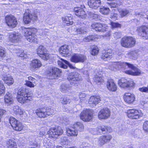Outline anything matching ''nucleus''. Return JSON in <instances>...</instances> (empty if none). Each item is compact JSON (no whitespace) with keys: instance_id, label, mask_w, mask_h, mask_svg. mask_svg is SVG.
Segmentation results:
<instances>
[{"instance_id":"864d4df0","label":"nucleus","mask_w":148,"mask_h":148,"mask_svg":"<svg viewBox=\"0 0 148 148\" xmlns=\"http://www.w3.org/2000/svg\"><path fill=\"white\" fill-rule=\"evenodd\" d=\"M86 95L84 93H81L79 94V98L80 99L81 102L84 101L85 100Z\"/></svg>"},{"instance_id":"338daca9","label":"nucleus","mask_w":148,"mask_h":148,"mask_svg":"<svg viewBox=\"0 0 148 148\" xmlns=\"http://www.w3.org/2000/svg\"><path fill=\"white\" fill-rule=\"evenodd\" d=\"M106 132H111L112 130L111 127L109 126H106Z\"/></svg>"},{"instance_id":"ddd939ff","label":"nucleus","mask_w":148,"mask_h":148,"mask_svg":"<svg viewBox=\"0 0 148 148\" xmlns=\"http://www.w3.org/2000/svg\"><path fill=\"white\" fill-rule=\"evenodd\" d=\"M63 132V130L61 127L56 126L51 128L48 131V134L51 135V137H55V136H58L62 135Z\"/></svg>"},{"instance_id":"4d7b16f0","label":"nucleus","mask_w":148,"mask_h":148,"mask_svg":"<svg viewBox=\"0 0 148 148\" xmlns=\"http://www.w3.org/2000/svg\"><path fill=\"white\" fill-rule=\"evenodd\" d=\"M47 131V128H44L43 129H42L40 132L39 136L40 137H42L43 136L45 135V132Z\"/></svg>"},{"instance_id":"393cba45","label":"nucleus","mask_w":148,"mask_h":148,"mask_svg":"<svg viewBox=\"0 0 148 148\" xmlns=\"http://www.w3.org/2000/svg\"><path fill=\"white\" fill-rule=\"evenodd\" d=\"M88 5L89 7L94 9H97L101 5L100 0H88Z\"/></svg>"},{"instance_id":"aec40b11","label":"nucleus","mask_w":148,"mask_h":148,"mask_svg":"<svg viewBox=\"0 0 148 148\" xmlns=\"http://www.w3.org/2000/svg\"><path fill=\"white\" fill-rule=\"evenodd\" d=\"M62 72V71L59 69L55 67H52L50 69L48 75L52 78L56 79L60 77V73Z\"/></svg>"},{"instance_id":"37998d69","label":"nucleus","mask_w":148,"mask_h":148,"mask_svg":"<svg viewBox=\"0 0 148 148\" xmlns=\"http://www.w3.org/2000/svg\"><path fill=\"white\" fill-rule=\"evenodd\" d=\"M13 52L16 53L18 56L20 57H23L24 56V51L23 50L16 49L14 50Z\"/></svg>"},{"instance_id":"cd10ccee","label":"nucleus","mask_w":148,"mask_h":148,"mask_svg":"<svg viewBox=\"0 0 148 148\" xmlns=\"http://www.w3.org/2000/svg\"><path fill=\"white\" fill-rule=\"evenodd\" d=\"M113 55L112 50L111 49H109L105 51L104 53H103L101 56V58L104 61H106L107 59L111 58Z\"/></svg>"},{"instance_id":"72a5a7b5","label":"nucleus","mask_w":148,"mask_h":148,"mask_svg":"<svg viewBox=\"0 0 148 148\" xmlns=\"http://www.w3.org/2000/svg\"><path fill=\"white\" fill-rule=\"evenodd\" d=\"M3 79L5 83L8 85H11L13 84L14 82L13 78L9 75H6L4 76Z\"/></svg>"},{"instance_id":"bf43d9fd","label":"nucleus","mask_w":148,"mask_h":148,"mask_svg":"<svg viewBox=\"0 0 148 148\" xmlns=\"http://www.w3.org/2000/svg\"><path fill=\"white\" fill-rule=\"evenodd\" d=\"M111 25L112 28L120 27H121V25L118 23L111 22Z\"/></svg>"},{"instance_id":"c85d7f7f","label":"nucleus","mask_w":148,"mask_h":148,"mask_svg":"<svg viewBox=\"0 0 148 148\" xmlns=\"http://www.w3.org/2000/svg\"><path fill=\"white\" fill-rule=\"evenodd\" d=\"M62 20L67 26L72 25L73 23V17L71 16V15L70 14L66 15L64 17H62Z\"/></svg>"},{"instance_id":"e433bc0d","label":"nucleus","mask_w":148,"mask_h":148,"mask_svg":"<svg viewBox=\"0 0 148 148\" xmlns=\"http://www.w3.org/2000/svg\"><path fill=\"white\" fill-rule=\"evenodd\" d=\"M139 51L138 50L131 51L128 53V56L130 58L135 59L137 58L139 55Z\"/></svg>"},{"instance_id":"f8f14e48","label":"nucleus","mask_w":148,"mask_h":148,"mask_svg":"<svg viewBox=\"0 0 148 148\" xmlns=\"http://www.w3.org/2000/svg\"><path fill=\"white\" fill-rule=\"evenodd\" d=\"M5 18L6 23L9 27L13 28L16 26L17 24V20L16 18L13 15H7Z\"/></svg>"},{"instance_id":"9b49d317","label":"nucleus","mask_w":148,"mask_h":148,"mask_svg":"<svg viewBox=\"0 0 148 148\" xmlns=\"http://www.w3.org/2000/svg\"><path fill=\"white\" fill-rule=\"evenodd\" d=\"M127 64L125 69L128 68L132 69V71L130 70L126 71H125L126 73L134 76L139 75L141 74V71L132 64L127 62Z\"/></svg>"},{"instance_id":"4c0bfd02","label":"nucleus","mask_w":148,"mask_h":148,"mask_svg":"<svg viewBox=\"0 0 148 148\" xmlns=\"http://www.w3.org/2000/svg\"><path fill=\"white\" fill-rule=\"evenodd\" d=\"M6 146L7 148H17L16 143L13 140L7 141Z\"/></svg>"},{"instance_id":"0eeeda50","label":"nucleus","mask_w":148,"mask_h":148,"mask_svg":"<svg viewBox=\"0 0 148 148\" xmlns=\"http://www.w3.org/2000/svg\"><path fill=\"white\" fill-rule=\"evenodd\" d=\"M118 84L121 88L131 89L133 87L134 83L131 80L129 81L123 78L119 80Z\"/></svg>"},{"instance_id":"052dcab7","label":"nucleus","mask_w":148,"mask_h":148,"mask_svg":"<svg viewBox=\"0 0 148 148\" xmlns=\"http://www.w3.org/2000/svg\"><path fill=\"white\" fill-rule=\"evenodd\" d=\"M49 30L47 29H42L40 31V34L41 35H45L47 34V33L49 32Z\"/></svg>"},{"instance_id":"0e129e2a","label":"nucleus","mask_w":148,"mask_h":148,"mask_svg":"<svg viewBox=\"0 0 148 148\" xmlns=\"http://www.w3.org/2000/svg\"><path fill=\"white\" fill-rule=\"evenodd\" d=\"M136 16L138 17H144V18H146V17H145L144 15H143V14L142 13H138L136 14Z\"/></svg>"},{"instance_id":"7ed1b4c3","label":"nucleus","mask_w":148,"mask_h":148,"mask_svg":"<svg viewBox=\"0 0 148 148\" xmlns=\"http://www.w3.org/2000/svg\"><path fill=\"white\" fill-rule=\"evenodd\" d=\"M24 33V36L26 39L30 42H36L37 41V36L36 34L37 32L36 29L34 28H25L23 30Z\"/></svg>"},{"instance_id":"49530a36","label":"nucleus","mask_w":148,"mask_h":148,"mask_svg":"<svg viewBox=\"0 0 148 148\" xmlns=\"http://www.w3.org/2000/svg\"><path fill=\"white\" fill-rule=\"evenodd\" d=\"M94 81L97 82H102L103 81V78L102 75H96L94 78Z\"/></svg>"},{"instance_id":"f257e3e1","label":"nucleus","mask_w":148,"mask_h":148,"mask_svg":"<svg viewBox=\"0 0 148 148\" xmlns=\"http://www.w3.org/2000/svg\"><path fill=\"white\" fill-rule=\"evenodd\" d=\"M33 94L27 92L25 88H21L18 91L17 99L20 103L24 104L32 100Z\"/></svg>"},{"instance_id":"473e14b6","label":"nucleus","mask_w":148,"mask_h":148,"mask_svg":"<svg viewBox=\"0 0 148 148\" xmlns=\"http://www.w3.org/2000/svg\"><path fill=\"white\" fill-rule=\"evenodd\" d=\"M12 109L14 113L16 115H25V114L21 109V108L18 106H14Z\"/></svg>"},{"instance_id":"a18cd8bd","label":"nucleus","mask_w":148,"mask_h":148,"mask_svg":"<svg viewBox=\"0 0 148 148\" xmlns=\"http://www.w3.org/2000/svg\"><path fill=\"white\" fill-rule=\"evenodd\" d=\"M61 103L63 105L69 103L71 102V100L67 97H62L61 98L60 100Z\"/></svg>"},{"instance_id":"ea45409f","label":"nucleus","mask_w":148,"mask_h":148,"mask_svg":"<svg viewBox=\"0 0 148 148\" xmlns=\"http://www.w3.org/2000/svg\"><path fill=\"white\" fill-rule=\"evenodd\" d=\"M61 90L62 92H66L69 90L71 89V86L69 84H64L61 86Z\"/></svg>"},{"instance_id":"5701e85b","label":"nucleus","mask_w":148,"mask_h":148,"mask_svg":"<svg viewBox=\"0 0 148 148\" xmlns=\"http://www.w3.org/2000/svg\"><path fill=\"white\" fill-rule=\"evenodd\" d=\"M35 16L29 13L28 11H26L24 14L23 21L25 24H27L30 23L31 21L35 19Z\"/></svg>"},{"instance_id":"774afa93","label":"nucleus","mask_w":148,"mask_h":148,"mask_svg":"<svg viewBox=\"0 0 148 148\" xmlns=\"http://www.w3.org/2000/svg\"><path fill=\"white\" fill-rule=\"evenodd\" d=\"M99 15L97 14H92V17L93 19H96L98 17Z\"/></svg>"},{"instance_id":"de8ad7c7","label":"nucleus","mask_w":148,"mask_h":148,"mask_svg":"<svg viewBox=\"0 0 148 148\" xmlns=\"http://www.w3.org/2000/svg\"><path fill=\"white\" fill-rule=\"evenodd\" d=\"M86 31L85 28H79L77 29L76 32L77 34H83Z\"/></svg>"},{"instance_id":"603ef678","label":"nucleus","mask_w":148,"mask_h":148,"mask_svg":"<svg viewBox=\"0 0 148 148\" xmlns=\"http://www.w3.org/2000/svg\"><path fill=\"white\" fill-rule=\"evenodd\" d=\"M61 142L64 145L67 144L68 143V140L66 137H62L61 138Z\"/></svg>"},{"instance_id":"39448f33","label":"nucleus","mask_w":148,"mask_h":148,"mask_svg":"<svg viewBox=\"0 0 148 148\" xmlns=\"http://www.w3.org/2000/svg\"><path fill=\"white\" fill-rule=\"evenodd\" d=\"M38 55L42 59L45 60H47L50 58L49 54L46 48L43 46H40L37 49Z\"/></svg>"},{"instance_id":"423d86ee","label":"nucleus","mask_w":148,"mask_h":148,"mask_svg":"<svg viewBox=\"0 0 148 148\" xmlns=\"http://www.w3.org/2000/svg\"><path fill=\"white\" fill-rule=\"evenodd\" d=\"M93 111L90 109L84 110L80 114V119L84 121H89L92 118Z\"/></svg>"},{"instance_id":"a878e982","label":"nucleus","mask_w":148,"mask_h":148,"mask_svg":"<svg viewBox=\"0 0 148 148\" xmlns=\"http://www.w3.org/2000/svg\"><path fill=\"white\" fill-rule=\"evenodd\" d=\"M106 86L107 88L110 91H115L117 90V86L112 79L108 80Z\"/></svg>"},{"instance_id":"c03bdc74","label":"nucleus","mask_w":148,"mask_h":148,"mask_svg":"<svg viewBox=\"0 0 148 148\" xmlns=\"http://www.w3.org/2000/svg\"><path fill=\"white\" fill-rule=\"evenodd\" d=\"M92 50L91 53L92 55L95 56L98 54L99 51V49L97 46H94L92 47Z\"/></svg>"},{"instance_id":"6e6d98bb","label":"nucleus","mask_w":148,"mask_h":148,"mask_svg":"<svg viewBox=\"0 0 148 148\" xmlns=\"http://www.w3.org/2000/svg\"><path fill=\"white\" fill-rule=\"evenodd\" d=\"M143 128V130L146 132H148V121L145 122L144 123Z\"/></svg>"},{"instance_id":"3c124183","label":"nucleus","mask_w":148,"mask_h":148,"mask_svg":"<svg viewBox=\"0 0 148 148\" xmlns=\"http://www.w3.org/2000/svg\"><path fill=\"white\" fill-rule=\"evenodd\" d=\"M120 14L122 17H123L128 14L129 13V12L126 10H122L119 11Z\"/></svg>"},{"instance_id":"1a4fd4ad","label":"nucleus","mask_w":148,"mask_h":148,"mask_svg":"<svg viewBox=\"0 0 148 148\" xmlns=\"http://www.w3.org/2000/svg\"><path fill=\"white\" fill-rule=\"evenodd\" d=\"M136 31L138 34L143 39H148V26L141 25L137 28Z\"/></svg>"},{"instance_id":"69168bd1","label":"nucleus","mask_w":148,"mask_h":148,"mask_svg":"<svg viewBox=\"0 0 148 148\" xmlns=\"http://www.w3.org/2000/svg\"><path fill=\"white\" fill-rule=\"evenodd\" d=\"M106 126L102 125L99 128V129H101V130L102 132H106Z\"/></svg>"},{"instance_id":"b1692460","label":"nucleus","mask_w":148,"mask_h":148,"mask_svg":"<svg viewBox=\"0 0 148 148\" xmlns=\"http://www.w3.org/2000/svg\"><path fill=\"white\" fill-rule=\"evenodd\" d=\"M123 99L126 102L130 104L134 101L135 97L133 94L130 93H127L124 94L123 96Z\"/></svg>"},{"instance_id":"4468645a","label":"nucleus","mask_w":148,"mask_h":148,"mask_svg":"<svg viewBox=\"0 0 148 148\" xmlns=\"http://www.w3.org/2000/svg\"><path fill=\"white\" fill-rule=\"evenodd\" d=\"M127 65V62H113L109 66V69L115 71L121 68H125Z\"/></svg>"},{"instance_id":"680f3d73","label":"nucleus","mask_w":148,"mask_h":148,"mask_svg":"<svg viewBox=\"0 0 148 148\" xmlns=\"http://www.w3.org/2000/svg\"><path fill=\"white\" fill-rule=\"evenodd\" d=\"M118 14L116 13H112L110 15V18L113 20H116L118 18Z\"/></svg>"},{"instance_id":"79ce46f5","label":"nucleus","mask_w":148,"mask_h":148,"mask_svg":"<svg viewBox=\"0 0 148 148\" xmlns=\"http://www.w3.org/2000/svg\"><path fill=\"white\" fill-rule=\"evenodd\" d=\"M110 11V10L109 8L104 6H102L100 8L99 12H100L105 15L108 14L109 13Z\"/></svg>"},{"instance_id":"8fccbe9b","label":"nucleus","mask_w":148,"mask_h":148,"mask_svg":"<svg viewBox=\"0 0 148 148\" xmlns=\"http://www.w3.org/2000/svg\"><path fill=\"white\" fill-rule=\"evenodd\" d=\"M55 110L53 108H49L46 109V113L47 117L53 114Z\"/></svg>"},{"instance_id":"a19ab883","label":"nucleus","mask_w":148,"mask_h":148,"mask_svg":"<svg viewBox=\"0 0 148 148\" xmlns=\"http://www.w3.org/2000/svg\"><path fill=\"white\" fill-rule=\"evenodd\" d=\"M121 0H117L116 2L108 3L107 4L109 7L111 8H114L117 7L119 5L121 4Z\"/></svg>"},{"instance_id":"e2e57ef3","label":"nucleus","mask_w":148,"mask_h":148,"mask_svg":"<svg viewBox=\"0 0 148 148\" xmlns=\"http://www.w3.org/2000/svg\"><path fill=\"white\" fill-rule=\"evenodd\" d=\"M114 36L117 38H120L121 36V33L119 32H115L114 34Z\"/></svg>"},{"instance_id":"c9c22d12","label":"nucleus","mask_w":148,"mask_h":148,"mask_svg":"<svg viewBox=\"0 0 148 148\" xmlns=\"http://www.w3.org/2000/svg\"><path fill=\"white\" fill-rule=\"evenodd\" d=\"M98 36L97 35H92L84 38L83 40L86 42H89L92 40L95 41L98 39Z\"/></svg>"},{"instance_id":"412c9836","label":"nucleus","mask_w":148,"mask_h":148,"mask_svg":"<svg viewBox=\"0 0 148 148\" xmlns=\"http://www.w3.org/2000/svg\"><path fill=\"white\" fill-rule=\"evenodd\" d=\"M112 138V136L109 134L101 136L99 138V145L102 146L105 144L109 142Z\"/></svg>"},{"instance_id":"dca6fc26","label":"nucleus","mask_w":148,"mask_h":148,"mask_svg":"<svg viewBox=\"0 0 148 148\" xmlns=\"http://www.w3.org/2000/svg\"><path fill=\"white\" fill-rule=\"evenodd\" d=\"M110 110L108 108H103L99 112L98 117L99 119H106L110 117Z\"/></svg>"},{"instance_id":"a211bd4d","label":"nucleus","mask_w":148,"mask_h":148,"mask_svg":"<svg viewBox=\"0 0 148 148\" xmlns=\"http://www.w3.org/2000/svg\"><path fill=\"white\" fill-rule=\"evenodd\" d=\"M67 79L68 80H71L74 82L81 81L82 79L80 75L76 72L69 73Z\"/></svg>"},{"instance_id":"2f4dec72","label":"nucleus","mask_w":148,"mask_h":148,"mask_svg":"<svg viewBox=\"0 0 148 148\" xmlns=\"http://www.w3.org/2000/svg\"><path fill=\"white\" fill-rule=\"evenodd\" d=\"M100 97L99 96H92L89 99L88 103L90 104L96 105L100 101Z\"/></svg>"},{"instance_id":"58836bf2","label":"nucleus","mask_w":148,"mask_h":148,"mask_svg":"<svg viewBox=\"0 0 148 148\" xmlns=\"http://www.w3.org/2000/svg\"><path fill=\"white\" fill-rule=\"evenodd\" d=\"M58 63L61 67L64 69H66L67 68V66L65 64H69V62L66 60L61 59L60 60L58 61Z\"/></svg>"},{"instance_id":"09e8293b","label":"nucleus","mask_w":148,"mask_h":148,"mask_svg":"<svg viewBox=\"0 0 148 148\" xmlns=\"http://www.w3.org/2000/svg\"><path fill=\"white\" fill-rule=\"evenodd\" d=\"M35 81H33L32 82L30 81H26L25 84L27 86L30 88H33L35 86Z\"/></svg>"},{"instance_id":"4be33fe9","label":"nucleus","mask_w":148,"mask_h":148,"mask_svg":"<svg viewBox=\"0 0 148 148\" xmlns=\"http://www.w3.org/2000/svg\"><path fill=\"white\" fill-rule=\"evenodd\" d=\"M74 11L75 14L78 17L82 19L85 18L86 17L85 11L82 8L80 7H75L74 8Z\"/></svg>"},{"instance_id":"6e6552de","label":"nucleus","mask_w":148,"mask_h":148,"mask_svg":"<svg viewBox=\"0 0 148 148\" xmlns=\"http://www.w3.org/2000/svg\"><path fill=\"white\" fill-rule=\"evenodd\" d=\"M127 114L128 117L132 119H137L142 116L143 113L140 110L131 109L127 110Z\"/></svg>"},{"instance_id":"5fc2aeb1","label":"nucleus","mask_w":148,"mask_h":148,"mask_svg":"<svg viewBox=\"0 0 148 148\" xmlns=\"http://www.w3.org/2000/svg\"><path fill=\"white\" fill-rule=\"evenodd\" d=\"M138 90L141 92L148 93V86L147 87L143 86L139 88Z\"/></svg>"},{"instance_id":"2eb2a0df","label":"nucleus","mask_w":148,"mask_h":148,"mask_svg":"<svg viewBox=\"0 0 148 148\" xmlns=\"http://www.w3.org/2000/svg\"><path fill=\"white\" fill-rule=\"evenodd\" d=\"M91 27L92 28L96 31L104 32L107 31L108 27L106 24H102L100 23H95L92 24Z\"/></svg>"},{"instance_id":"f704fd0d","label":"nucleus","mask_w":148,"mask_h":148,"mask_svg":"<svg viewBox=\"0 0 148 148\" xmlns=\"http://www.w3.org/2000/svg\"><path fill=\"white\" fill-rule=\"evenodd\" d=\"M5 102L9 105L11 104L13 102V99L12 94L8 92L5 95L4 98Z\"/></svg>"},{"instance_id":"bb28decb","label":"nucleus","mask_w":148,"mask_h":148,"mask_svg":"<svg viewBox=\"0 0 148 148\" xmlns=\"http://www.w3.org/2000/svg\"><path fill=\"white\" fill-rule=\"evenodd\" d=\"M46 111V108H40L36 110L35 112L38 117L44 118L47 117Z\"/></svg>"},{"instance_id":"c756f323","label":"nucleus","mask_w":148,"mask_h":148,"mask_svg":"<svg viewBox=\"0 0 148 148\" xmlns=\"http://www.w3.org/2000/svg\"><path fill=\"white\" fill-rule=\"evenodd\" d=\"M59 51L60 54L63 56L65 55H69L71 51L69 46L66 45L61 46L59 49Z\"/></svg>"},{"instance_id":"20e7f679","label":"nucleus","mask_w":148,"mask_h":148,"mask_svg":"<svg viewBox=\"0 0 148 148\" xmlns=\"http://www.w3.org/2000/svg\"><path fill=\"white\" fill-rule=\"evenodd\" d=\"M136 44L135 38L132 37L125 36L121 40V46L124 47L130 48L133 47Z\"/></svg>"},{"instance_id":"7c9ffc66","label":"nucleus","mask_w":148,"mask_h":148,"mask_svg":"<svg viewBox=\"0 0 148 148\" xmlns=\"http://www.w3.org/2000/svg\"><path fill=\"white\" fill-rule=\"evenodd\" d=\"M42 65L41 62L38 59H34L32 60L30 64L31 68L33 69H38Z\"/></svg>"},{"instance_id":"6ab92c4d","label":"nucleus","mask_w":148,"mask_h":148,"mask_svg":"<svg viewBox=\"0 0 148 148\" xmlns=\"http://www.w3.org/2000/svg\"><path fill=\"white\" fill-rule=\"evenodd\" d=\"M86 59V56L79 54H75L73 55L71 58V62L75 63L79 62H83Z\"/></svg>"},{"instance_id":"f3484780","label":"nucleus","mask_w":148,"mask_h":148,"mask_svg":"<svg viewBox=\"0 0 148 148\" xmlns=\"http://www.w3.org/2000/svg\"><path fill=\"white\" fill-rule=\"evenodd\" d=\"M21 36L20 34L15 32H13L10 34L9 36V40L11 42L15 43L21 41Z\"/></svg>"},{"instance_id":"13d9d810","label":"nucleus","mask_w":148,"mask_h":148,"mask_svg":"<svg viewBox=\"0 0 148 148\" xmlns=\"http://www.w3.org/2000/svg\"><path fill=\"white\" fill-rule=\"evenodd\" d=\"M5 51L4 49V48L0 47V57H3L5 56Z\"/></svg>"},{"instance_id":"f03ea898","label":"nucleus","mask_w":148,"mask_h":148,"mask_svg":"<svg viewBox=\"0 0 148 148\" xmlns=\"http://www.w3.org/2000/svg\"><path fill=\"white\" fill-rule=\"evenodd\" d=\"M84 129L83 124L79 122H77L74 124L73 127L66 128L67 134L68 136H76L78 134V132L82 131Z\"/></svg>"},{"instance_id":"9d476101","label":"nucleus","mask_w":148,"mask_h":148,"mask_svg":"<svg viewBox=\"0 0 148 148\" xmlns=\"http://www.w3.org/2000/svg\"><path fill=\"white\" fill-rule=\"evenodd\" d=\"M10 123L13 129L17 131H21L23 130L24 126L22 123L13 117L9 119Z\"/></svg>"}]
</instances>
